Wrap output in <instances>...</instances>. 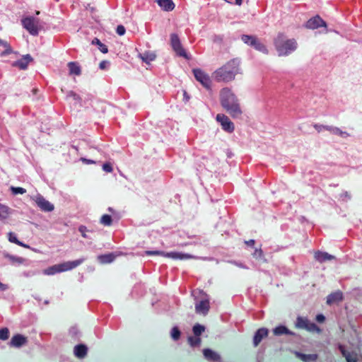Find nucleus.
<instances>
[{
	"label": "nucleus",
	"instance_id": "f257e3e1",
	"mask_svg": "<svg viewBox=\"0 0 362 362\" xmlns=\"http://www.w3.org/2000/svg\"><path fill=\"white\" fill-rule=\"evenodd\" d=\"M274 45L279 55H287L296 49L295 40H288L282 33H279L274 40Z\"/></svg>",
	"mask_w": 362,
	"mask_h": 362
},
{
	"label": "nucleus",
	"instance_id": "f03ea898",
	"mask_svg": "<svg viewBox=\"0 0 362 362\" xmlns=\"http://www.w3.org/2000/svg\"><path fill=\"white\" fill-rule=\"evenodd\" d=\"M228 114L233 119L241 117L243 111L235 95L228 90Z\"/></svg>",
	"mask_w": 362,
	"mask_h": 362
},
{
	"label": "nucleus",
	"instance_id": "7ed1b4c3",
	"mask_svg": "<svg viewBox=\"0 0 362 362\" xmlns=\"http://www.w3.org/2000/svg\"><path fill=\"white\" fill-rule=\"evenodd\" d=\"M195 312L198 315H206L210 309V298L209 296L199 291V297L195 298Z\"/></svg>",
	"mask_w": 362,
	"mask_h": 362
},
{
	"label": "nucleus",
	"instance_id": "20e7f679",
	"mask_svg": "<svg viewBox=\"0 0 362 362\" xmlns=\"http://www.w3.org/2000/svg\"><path fill=\"white\" fill-rule=\"evenodd\" d=\"M23 27L32 35H37L40 29L39 19L32 16L23 18L21 20Z\"/></svg>",
	"mask_w": 362,
	"mask_h": 362
},
{
	"label": "nucleus",
	"instance_id": "39448f33",
	"mask_svg": "<svg viewBox=\"0 0 362 362\" xmlns=\"http://www.w3.org/2000/svg\"><path fill=\"white\" fill-rule=\"evenodd\" d=\"M241 74L240 60L238 58L230 59L228 62V81L234 80L237 75Z\"/></svg>",
	"mask_w": 362,
	"mask_h": 362
},
{
	"label": "nucleus",
	"instance_id": "423d86ee",
	"mask_svg": "<svg viewBox=\"0 0 362 362\" xmlns=\"http://www.w3.org/2000/svg\"><path fill=\"white\" fill-rule=\"evenodd\" d=\"M296 327L299 329H305L309 332H320V329L314 322H310L308 318L298 317L295 323Z\"/></svg>",
	"mask_w": 362,
	"mask_h": 362
},
{
	"label": "nucleus",
	"instance_id": "0eeeda50",
	"mask_svg": "<svg viewBox=\"0 0 362 362\" xmlns=\"http://www.w3.org/2000/svg\"><path fill=\"white\" fill-rule=\"evenodd\" d=\"M170 45L173 51L180 57L188 59V55L183 48L178 35L175 33L170 35Z\"/></svg>",
	"mask_w": 362,
	"mask_h": 362
},
{
	"label": "nucleus",
	"instance_id": "6e6552de",
	"mask_svg": "<svg viewBox=\"0 0 362 362\" xmlns=\"http://www.w3.org/2000/svg\"><path fill=\"white\" fill-rule=\"evenodd\" d=\"M241 40L244 43L254 47L257 50L267 52L266 47L260 42L259 39L255 35H243Z\"/></svg>",
	"mask_w": 362,
	"mask_h": 362
},
{
	"label": "nucleus",
	"instance_id": "1a4fd4ad",
	"mask_svg": "<svg viewBox=\"0 0 362 362\" xmlns=\"http://www.w3.org/2000/svg\"><path fill=\"white\" fill-rule=\"evenodd\" d=\"M33 200L42 211L50 212L54 209V205L45 199L41 194H37L33 198Z\"/></svg>",
	"mask_w": 362,
	"mask_h": 362
},
{
	"label": "nucleus",
	"instance_id": "9d476101",
	"mask_svg": "<svg viewBox=\"0 0 362 362\" xmlns=\"http://www.w3.org/2000/svg\"><path fill=\"white\" fill-rule=\"evenodd\" d=\"M193 74L195 78L206 88L209 89L211 79L209 76L200 69H194Z\"/></svg>",
	"mask_w": 362,
	"mask_h": 362
},
{
	"label": "nucleus",
	"instance_id": "9b49d317",
	"mask_svg": "<svg viewBox=\"0 0 362 362\" xmlns=\"http://www.w3.org/2000/svg\"><path fill=\"white\" fill-rule=\"evenodd\" d=\"M85 259H86L84 257H82L74 261H68L61 264H58L59 273L69 271L77 267L81 264H82L85 261Z\"/></svg>",
	"mask_w": 362,
	"mask_h": 362
},
{
	"label": "nucleus",
	"instance_id": "f8f14e48",
	"mask_svg": "<svg viewBox=\"0 0 362 362\" xmlns=\"http://www.w3.org/2000/svg\"><path fill=\"white\" fill-rule=\"evenodd\" d=\"M28 343V339L23 334H16L13 335L8 343V345L14 348H21L23 346L26 345Z\"/></svg>",
	"mask_w": 362,
	"mask_h": 362
},
{
	"label": "nucleus",
	"instance_id": "ddd939ff",
	"mask_svg": "<svg viewBox=\"0 0 362 362\" xmlns=\"http://www.w3.org/2000/svg\"><path fill=\"white\" fill-rule=\"evenodd\" d=\"M326 23L319 16H316L306 22L305 27L308 29H316L320 27H326Z\"/></svg>",
	"mask_w": 362,
	"mask_h": 362
},
{
	"label": "nucleus",
	"instance_id": "4468645a",
	"mask_svg": "<svg viewBox=\"0 0 362 362\" xmlns=\"http://www.w3.org/2000/svg\"><path fill=\"white\" fill-rule=\"evenodd\" d=\"M203 355L204 358L209 362H221V361L220 355L211 349H203Z\"/></svg>",
	"mask_w": 362,
	"mask_h": 362
},
{
	"label": "nucleus",
	"instance_id": "2eb2a0df",
	"mask_svg": "<svg viewBox=\"0 0 362 362\" xmlns=\"http://www.w3.org/2000/svg\"><path fill=\"white\" fill-rule=\"evenodd\" d=\"M269 333V330L267 328L262 327L256 331L253 337V345L257 346L262 340L267 337Z\"/></svg>",
	"mask_w": 362,
	"mask_h": 362
},
{
	"label": "nucleus",
	"instance_id": "dca6fc26",
	"mask_svg": "<svg viewBox=\"0 0 362 362\" xmlns=\"http://www.w3.org/2000/svg\"><path fill=\"white\" fill-rule=\"evenodd\" d=\"M164 257L171 258L173 259H187L196 258V257H194L190 254L180 252H165Z\"/></svg>",
	"mask_w": 362,
	"mask_h": 362
},
{
	"label": "nucleus",
	"instance_id": "f3484780",
	"mask_svg": "<svg viewBox=\"0 0 362 362\" xmlns=\"http://www.w3.org/2000/svg\"><path fill=\"white\" fill-rule=\"evenodd\" d=\"M33 61V58L30 54H25L24 55L21 59L19 60H17L16 62H13L12 63V66L15 67H18L21 69H26L28 64Z\"/></svg>",
	"mask_w": 362,
	"mask_h": 362
},
{
	"label": "nucleus",
	"instance_id": "a211bd4d",
	"mask_svg": "<svg viewBox=\"0 0 362 362\" xmlns=\"http://www.w3.org/2000/svg\"><path fill=\"white\" fill-rule=\"evenodd\" d=\"M88 353V347L85 344H78L74 348V354L78 358H84Z\"/></svg>",
	"mask_w": 362,
	"mask_h": 362
},
{
	"label": "nucleus",
	"instance_id": "6ab92c4d",
	"mask_svg": "<svg viewBox=\"0 0 362 362\" xmlns=\"http://www.w3.org/2000/svg\"><path fill=\"white\" fill-rule=\"evenodd\" d=\"M156 2L164 11H171L175 6L173 0H156Z\"/></svg>",
	"mask_w": 362,
	"mask_h": 362
},
{
	"label": "nucleus",
	"instance_id": "aec40b11",
	"mask_svg": "<svg viewBox=\"0 0 362 362\" xmlns=\"http://www.w3.org/2000/svg\"><path fill=\"white\" fill-rule=\"evenodd\" d=\"M213 78L216 81H224L226 78V68L225 66L216 69L212 76Z\"/></svg>",
	"mask_w": 362,
	"mask_h": 362
},
{
	"label": "nucleus",
	"instance_id": "412c9836",
	"mask_svg": "<svg viewBox=\"0 0 362 362\" xmlns=\"http://www.w3.org/2000/svg\"><path fill=\"white\" fill-rule=\"evenodd\" d=\"M119 256L118 253L111 252L108 254L101 255L98 257V260L102 264H109L112 262L117 257Z\"/></svg>",
	"mask_w": 362,
	"mask_h": 362
},
{
	"label": "nucleus",
	"instance_id": "4be33fe9",
	"mask_svg": "<svg viewBox=\"0 0 362 362\" xmlns=\"http://www.w3.org/2000/svg\"><path fill=\"white\" fill-rule=\"evenodd\" d=\"M343 300V293L341 291H337L329 295L327 298V303L332 305L337 303Z\"/></svg>",
	"mask_w": 362,
	"mask_h": 362
},
{
	"label": "nucleus",
	"instance_id": "5701e85b",
	"mask_svg": "<svg viewBox=\"0 0 362 362\" xmlns=\"http://www.w3.org/2000/svg\"><path fill=\"white\" fill-rule=\"evenodd\" d=\"M315 258L317 261L323 262L327 260H332L334 259V257L328 254L327 252L318 251L315 252Z\"/></svg>",
	"mask_w": 362,
	"mask_h": 362
},
{
	"label": "nucleus",
	"instance_id": "b1692460",
	"mask_svg": "<svg viewBox=\"0 0 362 362\" xmlns=\"http://www.w3.org/2000/svg\"><path fill=\"white\" fill-rule=\"evenodd\" d=\"M273 332L276 336L282 334L294 335L295 334L291 332L287 327L283 325L278 326L273 329Z\"/></svg>",
	"mask_w": 362,
	"mask_h": 362
},
{
	"label": "nucleus",
	"instance_id": "393cba45",
	"mask_svg": "<svg viewBox=\"0 0 362 362\" xmlns=\"http://www.w3.org/2000/svg\"><path fill=\"white\" fill-rule=\"evenodd\" d=\"M66 99L72 98L73 100H74L75 104L78 105L80 106L82 105V99L81 96L73 90L67 91L66 94Z\"/></svg>",
	"mask_w": 362,
	"mask_h": 362
},
{
	"label": "nucleus",
	"instance_id": "a878e982",
	"mask_svg": "<svg viewBox=\"0 0 362 362\" xmlns=\"http://www.w3.org/2000/svg\"><path fill=\"white\" fill-rule=\"evenodd\" d=\"M11 213V209L8 206L0 204V220L7 218Z\"/></svg>",
	"mask_w": 362,
	"mask_h": 362
},
{
	"label": "nucleus",
	"instance_id": "bb28decb",
	"mask_svg": "<svg viewBox=\"0 0 362 362\" xmlns=\"http://www.w3.org/2000/svg\"><path fill=\"white\" fill-rule=\"evenodd\" d=\"M341 350L347 362H357L358 357L356 354L354 352L346 351L342 348H341Z\"/></svg>",
	"mask_w": 362,
	"mask_h": 362
},
{
	"label": "nucleus",
	"instance_id": "cd10ccee",
	"mask_svg": "<svg viewBox=\"0 0 362 362\" xmlns=\"http://www.w3.org/2000/svg\"><path fill=\"white\" fill-rule=\"evenodd\" d=\"M139 57L143 62L147 64H149L156 59V54L150 52H145L143 54H140Z\"/></svg>",
	"mask_w": 362,
	"mask_h": 362
},
{
	"label": "nucleus",
	"instance_id": "c85d7f7f",
	"mask_svg": "<svg viewBox=\"0 0 362 362\" xmlns=\"http://www.w3.org/2000/svg\"><path fill=\"white\" fill-rule=\"evenodd\" d=\"M68 67L70 74H74L76 76H79L81 74V68L77 63L73 62H69Z\"/></svg>",
	"mask_w": 362,
	"mask_h": 362
},
{
	"label": "nucleus",
	"instance_id": "c756f323",
	"mask_svg": "<svg viewBox=\"0 0 362 362\" xmlns=\"http://www.w3.org/2000/svg\"><path fill=\"white\" fill-rule=\"evenodd\" d=\"M296 356L305 362L314 361L317 358L316 354H303L296 352Z\"/></svg>",
	"mask_w": 362,
	"mask_h": 362
},
{
	"label": "nucleus",
	"instance_id": "7c9ffc66",
	"mask_svg": "<svg viewBox=\"0 0 362 362\" xmlns=\"http://www.w3.org/2000/svg\"><path fill=\"white\" fill-rule=\"evenodd\" d=\"M206 327L199 323L195 324L192 327L194 335L198 337H200V335H202V334L204 333Z\"/></svg>",
	"mask_w": 362,
	"mask_h": 362
},
{
	"label": "nucleus",
	"instance_id": "2f4dec72",
	"mask_svg": "<svg viewBox=\"0 0 362 362\" xmlns=\"http://www.w3.org/2000/svg\"><path fill=\"white\" fill-rule=\"evenodd\" d=\"M4 257L8 259L11 263L13 264H21L24 262V259L20 257L14 256L9 254H6Z\"/></svg>",
	"mask_w": 362,
	"mask_h": 362
},
{
	"label": "nucleus",
	"instance_id": "473e14b6",
	"mask_svg": "<svg viewBox=\"0 0 362 362\" xmlns=\"http://www.w3.org/2000/svg\"><path fill=\"white\" fill-rule=\"evenodd\" d=\"M92 44L93 45H95L98 46V49H100V51L103 53V54H106L108 52V48L107 47L104 45L103 43H102L100 42V40L98 38H94L93 40H92Z\"/></svg>",
	"mask_w": 362,
	"mask_h": 362
},
{
	"label": "nucleus",
	"instance_id": "72a5a7b5",
	"mask_svg": "<svg viewBox=\"0 0 362 362\" xmlns=\"http://www.w3.org/2000/svg\"><path fill=\"white\" fill-rule=\"evenodd\" d=\"M187 340L192 347H198L201 345V338L195 335L193 337H188Z\"/></svg>",
	"mask_w": 362,
	"mask_h": 362
},
{
	"label": "nucleus",
	"instance_id": "f704fd0d",
	"mask_svg": "<svg viewBox=\"0 0 362 362\" xmlns=\"http://www.w3.org/2000/svg\"><path fill=\"white\" fill-rule=\"evenodd\" d=\"M57 273H59L58 264L49 267L43 271V274L45 275H54Z\"/></svg>",
	"mask_w": 362,
	"mask_h": 362
},
{
	"label": "nucleus",
	"instance_id": "c9c22d12",
	"mask_svg": "<svg viewBox=\"0 0 362 362\" xmlns=\"http://www.w3.org/2000/svg\"><path fill=\"white\" fill-rule=\"evenodd\" d=\"M0 46L5 48V50L2 52V55L8 54L12 52V49H11V46L9 45V44L7 42H6L3 40H1V39H0Z\"/></svg>",
	"mask_w": 362,
	"mask_h": 362
},
{
	"label": "nucleus",
	"instance_id": "e433bc0d",
	"mask_svg": "<svg viewBox=\"0 0 362 362\" xmlns=\"http://www.w3.org/2000/svg\"><path fill=\"white\" fill-rule=\"evenodd\" d=\"M100 222L101 224H103L105 226H109L112 224V218L110 215L104 214L100 218Z\"/></svg>",
	"mask_w": 362,
	"mask_h": 362
},
{
	"label": "nucleus",
	"instance_id": "4c0bfd02",
	"mask_svg": "<svg viewBox=\"0 0 362 362\" xmlns=\"http://www.w3.org/2000/svg\"><path fill=\"white\" fill-rule=\"evenodd\" d=\"M10 332L7 327L0 329V340L6 341L9 338Z\"/></svg>",
	"mask_w": 362,
	"mask_h": 362
},
{
	"label": "nucleus",
	"instance_id": "58836bf2",
	"mask_svg": "<svg viewBox=\"0 0 362 362\" xmlns=\"http://www.w3.org/2000/svg\"><path fill=\"white\" fill-rule=\"evenodd\" d=\"M216 119L218 122L221 123L223 129L226 131V117L223 114H218Z\"/></svg>",
	"mask_w": 362,
	"mask_h": 362
},
{
	"label": "nucleus",
	"instance_id": "ea45409f",
	"mask_svg": "<svg viewBox=\"0 0 362 362\" xmlns=\"http://www.w3.org/2000/svg\"><path fill=\"white\" fill-rule=\"evenodd\" d=\"M180 331L177 327H174L172 328L170 332V336L174 341H177L180 339Z\"/></svg>",
	"mask_w": 362,
	"mask_h": 362
},
{
	"label": "nucleus",
	"instance_id": "a19ab883",
	"mask_svg": "<svg viewBox=\"0 0 362 362\" xmlns=\"http://www.w3.org/2000/svg\"><path fill=\"white\" fill-rule=\"evenodd\" d=\"M10 190L13 195H16L18 194H23L26 192V189L25 188L21 187L11 186L10 187Z\"/></svg>",
	"mask_w": 362,
	"mask_h": 362
},
{
	"label": "nucleus",
	"instance_id": "79ce46f5",
	"mask_svg": "<svg viewBox=\"0 0 362 362\" xmlns=\"http://www.w3.org/2000/svg\"><path fill=\"white\" fill-rule=\"evenodd\" d=\"M165 252L161 250H146L144 252L146 255H160L164 257Z\"/></svg>",
	"mask_w": 362,
	"mask_h": 362
},
{
	"label": "nucleus",
	"instance_id": "37998d69",
	"mask_svg": "<svg viewBox=\"0 0 362 362\" xmlns=\"http://www.w3.org/2000/svg\"><path fill=\"white\" fill-rule=\"evenodd\" d=\"M78 230L84 238L91 239V238L87 234V232L89 230L85 226H80L78 227Z\"/></svg>",
	"mask_w": 362,
	"mask_h": 362
},
{
	"label": "nucleus",
	"instance_id": "c03bdc74",
	"mask_svg": "<svg viewBox=\"0 0 362 362\" xmlns=\"http://www.w3.org/2000/svg\"><path fill=\"white\" fill-rule=\"evenodd\" d=\"M333 134H338L342 137H347L349 136V134L347 132H343L337 127L333 129Z\"/></svg>",
	"mask_w": 362,
	"mask_h": 362
},
{
	"label": "nucleus",
	"instance_id": "a18cd8bd",
	"mask_svg": "<svg viewBox=\"0 0 362 362\" xmlns=\"http://www.w3.org/2000/svg\"><path fill=\"white\" fill-rule=\"evenodd\" d=\"M8 240L11 243L18 244V243L19 242V240L17 238L16 235L13 232H9L8 233Z\"/></svg>",
	"mask_w": 362,
	"mask_h": 362
},
{
	"label": "nucleus",
	"instance_id": "49530a36",
	"mask_svg": "<svg viewBox=\"0 0 362 362\" xmlns=\"http://www.w3.org/2000/svg\"><path fill=\"white\" fill-rule=\"evenodd\" d=\"M125 31H126L125 28L122 25H117L116 32L119 35H120V36L124 35L125 33Z\"/></svg>",
	"mask_w": 362,
	"mask_h": 362
},
{
	"label": "nucleus",
	"instance_id": "de8ad7c7",
	"mask_svg": "<svg viewBox=\"0 0 362 362\" xmlns=\"http://www.w3.org/2000/svg\"><path fill=\"white\" fill-rule=\"evenodd\" d=\"M103 170L107 173H111L113 169L110 163H105L103 165Z\"/></svg>",
	"mask_w": 362,
	"mask_h": 362
},
{
	"label": "nucleus",
	"instance_id": "09e8293b",
	"mask_svg": "<svg viewBox=\"0 0 362 362\" xmlns=\"http://www.w3.org/2000/svg\"><path fill=\"white\" fill-rule=\"evenodd\" d=\"M253 256L255 257H257V258H262L263 257V251L260 248L259 249L257 248L254 251Z\"/></svg>",
	"mask_w": 362,
	"mask_h": 362
},
{
	"label": "nucleus",
	"instance_id": "8fccbe9b",
	"mask_svg": "<svg viewBox=\"0 0 362 362\" xmlns=\"http://www.w3.org/2000/svg\"><path fill=\"white\" fill-rule=\"evenodd\" d=\"M109 66H110V62L104 60L100 63L99 68L100 69H106L109 67Z\"/></svg>",
	"mask_w": 362,
	"mask_h": 362
},
{
	"label": "nucleus",
	"instance_id": "3c124183",
	"mask_svg": "<svg viewBox=\"0 0 362 362\" xmlns=\"http://www.w3.org/2000/svg\"><path fill=\"white\" fill-rule=\"evenodd\" d=\"M37 274H39V272H36V271H28V272H24L22 274H23V276H24L25 277H30V276L36 275Z\"/></svg>",
	"mask_w": 362,
	"mask_h": 362
},
{
	"label": "nucleus",
	"instance_id": "603ef678",
	"mask_svg": "<svg viewBox=\"0 0 362 362\" xmlns=\"http://www.w3.org/2000/svg\"><path fill=\"white\" fill-rule=\"evenodd\" d=\"M235 129L234 124L228 119V132H233Z\"/></svg>",
	"mask_w": 362,
	"mask_h": 362
},
{
	"label": "nucleus",
	"instance_id": "864d4df0",
	"mask_svg": "<svg viewBox=\"0 0 362 362\" xmlns=\"http://www.w3.org/2000/svg\"><path fill=\"white\" fill-rule=\"evenodd\" d=\"M230 262V264H235V265H237V266H238L239 267H241V268H243V269H248V267H247L246 265H245V264H243V263H241V262H235V261H234V262H232V261H231V262Z\"/></svg>",
	"mask_w": 362,
	"mask_h": 362
},
{
	"label": "nucleus",
	"instance_id": "5fc2aeb1",
	"mask_svg": "<svg viewBox=\"0 0 362 362\" xmlns=\"http://www.w3.org/2000/svg\"><path fill=\"white\" fill-rule=\"evenodd\" d=\"M325 320V317L322 314H319L316 316V320L319 322H323Z\"/></svg>",
	"mask_w": 362,
	"mask_h": 362
},
{
	"label": "nucleus",
	"instance_id": "6e6d98bb",
	"mask_svg": "<svg viewBox=\"0 0 362 362\" xmlns=\"http://www.w3.org/2000/svg\"><path fill=\"white\" fill-rule=\"evenodd\" d=\"M341 197L342 200L345 201L350 199V195L347 192H344V193L341 194Z\"/></svg>",
	"mask_w": 362,
	"mask_h": 362
},
{
	"label": "nucleus",
	"instance_id": "4d7b16f0",
	"mask_svg": "<svg viewBox=\"0 0 362 362\" xmlns=\"http://www.w3.org/2000/svg\"><path fill=\"white\" fill-rule=\"evenodd\" d=\"M314 128L317 131L320 132L322 129H325V125L315 124Z\"/></svg>",
	"mask_w": 362,
	"mask_h": 362
},
{
	"label": "nucleus",
	"instance_id": "13d9d810",
	"mask_svg": "<svg viewBox=\"0 0 362 362\" xmlns=\"http://www.w3.org/2000/svg\"><path fill=\"white\" fill-rule=\"evenodd\" d=\"M81 160L86 164L95 163V161L93 160H89L87 158H81Z\"/></svg>",
	"mask_w": 362,
	"mask_h": 362
},
{
	"label": "nucleus",
	"instance_id": "bf43d9fd",
	"mask_svg": "<svg viewBox=\"0 0 362 362\" xmlns=\"http://www.w3.org/2000/svg\"><path fill=\"white\" fill-rule=\"evenodd\" d=\"M7 288H8V286L6 285V284H2L0 281V291H6Z\"/></svg>",
	"mask_w": 362,
	"mask_h": 362
},
{
	"label": "nucleus",
	"instance_id": "052dcab7",
	"mask_svg": "<svg viewBox=\"0 0 362 362\" xmlns=\"http://www.w3.org/2000/svg\"><path fill=\"white\" fill-rule=\"evenodd\" d=\"M17 245H20V246H21V247H25V248H30V246H29V245H26V244H25V243H23L21 242V241H19V242L18 243V244H17Z\"/></svg>",
	"mask_w": 362,
	"mask_h": 362
},
{
	"label": "nucleus",
	"instance_id": "680f3d73",
	"mask_svg": "<svg viewBox=\"0 0 362 362\" xmlns=\"http://www.w3.org/2000/svg\"><path fill=\"white\" fill-rule=\"evenodd\" d=\"M183 96H184V100L186 102H187L189 100V96L188 95V94L187 93L186 91H184Z\"/></svg>",
	"mask_w": 362,
	"mask_h": 362
},
{
	"label": "nucleus",
	"instance_id": "e2e57ef3",
	"mask_svg": "<svg viewBox=\"0 0 362 362\" xmlns=\"http://www.w3.org/2000/svg\"><path fill=\"white\" fill-rule=\"evenodd\" d=\"M255 240H250L249 241H246L245 243L247 245H250V246H253L255 245Z\"/></svg>",
	"mask_w": 362,
	"mask_h": 362
},
{
	"label": "nucleus",
	"instance_id": "0e129e2a",
	"mask_svg": "<svg viewBox=\"0 0 362 362\" xmlns=\"http://www.w3.org/2000/svg\"><path fill=\"white\" fill-rule=\"evenodd\" d=\"M335 127H329V126H325V129L328 130L333 133V129Z\"/></svg>",
	"mask_w": 362,
	"mask_h": 362
},
{
	"label": "nucleus",
	"instance_id": "69168bd1",
	"mask_svg": "<svg viewBox=\"0 0 362 362\" xmlns=\"http://www.w3.org/2000/svg\"><path fill=\"white\" fill-rule=\"evenodd\" d=\"M243 0H235V4L237 6H240L243 4Z\"/></svg>",
	"mask_w": 362,
	"mask_h": 362
},
{
	"label": "nucleus",
	"instance_id": "338daca9",
	"mask_svg": "<svg viewBox=\"0 0 362 362\" xmlns=\"http://www.w3.org/2000/svg\"><path fill=\"white\" fill-rule=\"evenodd\" d=\"M221 105L223 107H226V100L221 97Z\"/></svg>",
	"mask_w": 362,
	"mask_h": 362
},
{
	"label": "nucleus",
	"instance_id": "774afa93",
	"mask_svg": "<svg viewBox=\"0 0 362 362\" xmlns=\"http://www.w3.org/2000/svg\"><path fill=\"white\" fill-rule=\"evenodd\" d=\"M107 210L111 212V213H114L115 212V210L113 209V208L112 207H108Z\"/></svg>",
	"mask_w": 362,
	"mask_h": 362
}]
</instances>
